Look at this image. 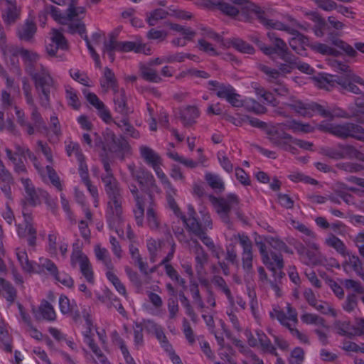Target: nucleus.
I'll return each mask as SVG.
<instances>
[{
  "label": "nucleus",
  "instance_id": "f257e3e1",
  "mask_svg": "<svg viewBox=\"0 0 364 364\" xmlns=\"http://www.w3.org/2000/svg\"><path fill=\"white\" fill-rule=\"evenodd\" d=\"M187 213L188 217L185 216L182 219L187 231L200 239L211 252H215L214 242L208 235V232L213 227L210 213L201 210L198 215L191 204L188 205Z\"/></svg>",
  "mask_w": 364,
  "mask_h": 364
},
{
  "label": "nucleus",
  "instance_id": "f03ea898",
  "mask_svg": "<svg viewBox=\"0 0 364 364\" xmlns=\"http://www.w3.org/2000/svg\"><path fill=\"white\" fill-rule=\"evenodd\" d=\"M285 105L303 117H311L314 114H318L331 119L334 117L349 119L352 117V114L350 115L341 108L329 107L326 103L321 105L316 102H304L294 97H291V102L285 103Z\"/></svg>",
  "mask_w": 364,
  "mask_h": 364
},
{
  "label": "nucleus",
  "instance_id": "7ed1b4c3",
  "mask_svg": "<svg viewBox=\"0 0 364 364\" xmlns=\"http://www.w3.org/2000/svg\"><path fill=\"white\" fill-rule=\"evenodd\" d=\"M269 45H267L262 41L257 38L255 41L256 46L262 50V52L272 58L274 55H276L279 59L284 61V63H279L277 64V67L280 70L283 68L286 70L293 64V53L289 50L286 42L279 38L277 33L274 31H269L267 34Z\"/></svg>",
  "mask_w": 364,
  "mask_h": 364
},
{
  "label": "nucleus",
  "instance_id": "20e7f679",
  "mask_svg": "<svg viewBox=\"0 0 364 364\" xmlns=\"http://www.w3.org/2000/svg\"><path fill=\"white\" fill-rule=\"evenodd\" d=\"M247 5V7L249 9L253 10L255 11L257 15V18L262 25H264L267 28H274L279 31H284L288 33L294 35V37L291 38L289 41V44L290 47L294 50H296V43H299L301 45H306L309 39L307 37L301 34L299 31L290 28L289 26L285 25L284 23L279 21H273L269 19V11H266L261 7H257L252 4L249 3H246Z\"/></svg>",
  "mask_w": 364,
  "mask_h": 364
},
{
  "label": "nucleus",
  "instance_id": "39448f33",
  "mask_svg": "<svg viewBox=\"0 0 364 364\" xmlns=\"http://www.w3.org/2000/svg\"><path fill=\"white\" fill-rule=\"evenodd\" d=\"M210 200L216 208V210L222 221L227 225L229 229L232 228L230 213L233 211L238 218H242L239 210V198L234 193H230L226 198H216L211 196Z\"/></svg>",
  "mask_w": 364,
  "mask_h": 364
},
{
  "label": "nucleus",
  "instance_id": "423d86ee",
  "mask_svg": "<svg viewBox=\"0 0 364 364\" xmlns=\"http://www.w3.org/2000/svg\"><path fill=\"white\" fill-rule=\"evenodd\" d=\"M34 81L41 106L45 109L50 107V89L53 86V79L48 70L41 65L40 72L31 73Z\"/></svg>",
  "mask_w": 364,
  "mask_h": 364
},
{
  "label": "nucleus",
  "instance_id": "0eeeda50",
  "mask_svg": "<svg viewBox=\"0 0 364 364\" xmlns=\"http://www.w3.org/2000/svg\"><path fill=\"white\" fill-rule=\"evenodd\" d=\"M207 1L208 4L211 5L213 9H216L227 16L235 17L240 13L246 19H249L252 15L257 17L255 11L246 8L248 7L246 3L259 7L247 0H231L234 5L223 0H207Z\"/></svg>",
  "mask_w": 364,
  "mask_h": 364
},
{
  "label": "nucleus",
  "instance_id": "6e6552de",
  "mask_svg": "<svg viewBox=\"0 0 364 364\" xmlns=\"http://www.w3.org/2000/svg\"><path fill=\"white\" fill-rule=\"evenodd\" d=\"M128 169L132 178L138 182L141 191L147 196L148 200L154 199V193H160V188L153 174L144 167L136 168L134 164H129Z\"/></svg>",
  "mask_w": 364,
  "mask_h": 364
},
{
  "label": "nucleus",
  "instance_id": "1a4fd4ad",
  "mask_svg": "<svg viewBox=\"0 0 364 364\" xmlns=\"http://www.w3.org/2000/svg\"><path fill=\"white\" fill-rule=\"evenodd\" d=\"M104 139L105 140V146L107 150L114 154L121 160L132 154V149L123 136L117 137L115 134L110 129H107L104 132Z\"/></svg>",
  "mask_w": 364,
  "mask_h": 364
},
{
  "label": "nucleus",
  "instance_id": "9d476101",
  "mask_svg": "<svg viewBox=\"0 0 364 364\" xmlns=\"http://www.w3.org/2000/svg\"><path fill=\"white\" fill-rule=\"evenodd\" d=\"M23 222L25 227L23 228L20 225H18L17 233L20 237H24L28 235V245L31 247H34L36 245V230L33 225V216L31 213L26 208V203L24 201L23 203Z\"/></svg>",
  "mask_w": 364,
  "mask_h": 364
},
{
  "label": "nucleus",
  "instance_id": "9b49d317",
  "mask_svg": "<svg viewBox=\"0 0 364 364\" xmlns=\"http://www.w3.org/2000/svg\"><path fill=\"white\" fill-rule=\"evenodd\" d=\"M70 261L73 267L75 266L76 262H79L82 274L85 277L87 282L94 284L95 278L92 265L88 257L83 254L81 250L74 248L70 256Z\"/></svg>",
  "mask_w": 364,
  "mask_h": 364
},
{
  "label": "nucleus",
  "instance_id": "f8f14e48",
  "mask_svg": "<svg viewBox=\"0 0 364 364\" xmlns=\"http://www.w3.org/2000/svg\"><path fill=\"white\" fill-rule=\"evenodd\" d=\"M108 198L107 205H122L123 190L116 178L102 181Z\"/></svg>",
  "mask_w": 364,
  "mask_h": 364
},
{
  "label": "nucleus",
  "instance_id": "ddd939ff",
  "mask_svg": "<svg viewBox=\"0 0 364 364\" xmlns=\"http://www.w3.org/2000/svg\"><path fill=\"white\" fill-rule=\"evenodd\" d=\"M352 138L364 142V127L358 123L343 122L340 126L339 139Z\"/></svg>",
  "mask_w": 364,
  "mask_h": 364
},
{
  "label": "nucleus",
  "instance_id": "4468645a",
  "mask_svg": "<svg viewBox=\"0 0 364 364\" xmlns=\"http://www.w3.org/2000/svg\"><path fill=\"white\" fill-rule=\"evenodd\" d=\"M236 237L242 247V267L247 272H250L252 269V242L247 235L238 234Z\"/></svg>",
  "mask_w": 364,
  "mask_h": 364
},
{
  "label": "nucleus",
  "instance_id": "2eb2a0df",
  "mask_svg": "<svg viewBox=\"0 0 364 364\" xmlns=\"http://www.w3.org/2000/svg\"><path fill=\"white\" fill-rule=\"evenodd\" d=\"M82 93L85 96L87 102L92 105L97 110L98 116L106 123H108L112 119V116L109 110L107 108L105 105L101 101L96 94L90 92L87 90H83Z\"/></svg>",
  "mask_w": 364,
  "mask_h": 364
},
{
  "label": "nucleus",
  "instance_id": "dca6fc26",
  "mask_svg": "<svg viewBox=\"0 0 364 364\" xmlns=\"http://www.w3.org/2000/svg\"><path fill=\"white\" fill-rule=\"evenodd\" d=\"M266 134L269 141L277 147L286 141V140L291 141V139H293V136L291 134L287 133L284 129L277 125L267 129Z\"/></svg>",
  "mask_w": 364,
  "mask_h": 364
},
{
  "label": "nucleus",
  "instance_id": "f3484780",
  "mask_svg": "<svg viewBox=\"0 0 364 364\" xmlns=\"http://www.w3.org/2000/svg\"><path fill=\"white\" fill-rule=\"evenodd\" d=\"M105 218L109 229L119 228L123 223L122 205H107Z\"/></svg>",
  "mask_w": 364,
  "mask_h": 364
},
{
  "label": "nucleus",
  "instance_id": "a211bd4d",
  "mask_svg": "<svg viewBox=\"0 0 364 364\" xmlns=\"http://www.w3.org/2000/svg\"><path fill=\"white\" fill-rule=\"evenodd\" d=\"M114 110L122 116V118H127L133 112L127 102V97L124 89L114 91Z\"/></svg>",
  "mask_w": 364,
  "mask_h": 364
},
{
  "label": "nucleus",
  "instance_id": "6ab92c4d",
  "mask_svg": "<svg viewBox=\"0 0 364 364\" xmlns=\"http://www.w3.org/2000/svg\"><path fill=\"white\" fill-rule=\"evenodd\" d=\"M348 146L349 144L338 143L336 146L321 148L320 154L333 160L348 159Z\"/></svg>",
  "mask_w": 364,
  "mask_h": 364
},
{
  "label": "nucleus",
  "instance_id": "aec40b11",
  "mask_svg": "<svg viewBox=\"0 0 364 364\" xmlns=\"http://www.w3.org/2000/svg\"><path fill=\"white\" fill-rule=\"evenodd\" d=\"M328 31L327 39L333 46L342 50L348 57L353 58L357 55V51L353 46L338 38L341 34V32L330 30Z\"/></svg>",
  "mask_w": 364,
  "mask_h": 364
},
{
  "label": "nucleus",
  "instance_id": "412c9836",
  "mask_svg": "<svg viewBox=\"0 0 364 364\" xmlns=\"http://www.w3.org/2000/svg\"><path fill=\"white\" fill-rule=\"evenodd\" d=\"M33 313L36 319H44L50 321L55 320L56 314L53 306L46 300L41 301L37 310L33 309Z\"/></svg>",
  "mask_w": 364,
  "mask_h": 364
},
{
  "label": "nucleus",
  "instance_id": "4be33fe9",
  "mask_svg": "<svg viewBox=\"0 0 364 364\" xmlns=\"http://www.w3.org/2000/svg\"><path fill=\"white\" fill-rule=\"evenodd\" d=\"M343 76L334 75L328 73H319L314 77L318 86L321 88L330 90L336 86V85H341Z\"/></svg>",
  "mask_w": 364,
  "mask_h": 364
},
{
  "label": "nucleus",
  "instance_id": "5701e85b",
  "mask_svg": "<svg viewBox=\"0 0 364 364\" xmlns=\"http://www.w3.org/2000/svg\"><path fill=\"white\" fill-rule=\"evenodd\" d=\"M353 82L358 83L364 86V80L358 75L355 74H350L348 77H342L340 86L352 93L360 94V88L353 84Z\"/></svg>",
  "mask_w": 364,
  "mask_h": 364
},
{
  "label": "nucleus",
  "instance_id": "b1692460",
  "mask_svg": "<svg viewBox=\"0 0 364 364\" xmlns=\"http://www.w3.org/2000/svg\"><path fill=\"white\" fill-rule=\"evenodd\" d=\"M199 111L195 106H187L180 110L179 117L185 127H190L196 122Z\"/></svg>",
  "mask_w": 364,
  "mask_h": 364
},
{
  "label": "nucleus",
  "instance_id": "393cba45",
  "mask_svg": "<svg viewBox=\"0 0 364 364\" xmlns=\"http://www.w3.org/2000/svg\"><path fill=\"white\" fill-rule=\"evenodd\" d=\"M308 246L309 249L307 250L303 262L306 265H318L321 263V254L318 251V245L314 242H309Z\"/></svg>",
  "mask_w": 364,
  "mask_h": 364
},
{
  "label": "nucleus",
  "instance_id": "a878e982",
  "mask_svg": "<svg viewBox=\"0 0 364 364\" xmlns=\"http://www.w3.org/2000/svg\"><path fill=\"white\" fill-rule=\"evenodd\" d=\"M50 14L52 18L57 21L58 23L65 25L67 24V21H73L74 18H68V11H66V14L64 15L61 13L60 10L53 5H46L44 8V14H43V17L46 19V14Z\"/></svg>",
  "mask_w": 364,
  "mask_h": 364
},
{
  "label": "nucleus",
  "instance_id": "bb28decb",
  "mask_svg": "<svg viewBox=\"0 0 364 364\" xmlns=\"http://www.w3.org/2000/svg\"><path fill=\"white\" fill-rule=\"evenodd\" d=\"M140 155L144 161L153 167L158 164H161L160 156L152 149L147 146H141L139 148Z\"/></svg>",
  "mask_w": 364,
  "mask_h": 364
},
{
  "label": "nucleus",
  "instance_id": "cd10ccee",
  "mask_svg": "<svg viewBox=\"0 0 364 364\" xmlns=\"http://www.w3.org/2000/svg\"><path fill=\"white\" fill-rule=\"evenodd\" d=\"M36 23L29 20H26L25 23L18 28L17 36L21 41H30L36 32Z\"/></svg>",
  "mask_w": 364,
  "mask_h": 364
},
{
  "label": "nucleus",
  "instance_id": "c85d7f7f",
  "mask_svg": "<svg viewBox=\"0 0 364 364\" xmlns=\"http://www.w3.org/2000/svg\"><path fill=\"white\" fill-rule=\"evenodd\" d=\"M117 51L120 53H128L133 51L136 53H145L144 48L146 45L144 43L134 42V41H120L116 44Z\"/></svg>",
  "mask_w": 364,
  "mask_h": 364
},
{
  "label": "nucleus",
  "instance_id": "c756f323",
  "mask_svg": "<svg viewBox=\"0 0 364 364\" xmlns=\"http://www.w3.org/2000/svg\"><path fill=\"white\" fill-rule=\"evenodd\" d=\"M149 206L146 210V220L149 227L151 230H158L160 221L155 210L156 203L154 199L148 200Z\"/></svg>",
  "mask_w": 364,
  "mask_h": 364
},
{
  "label": "nucleus",
  "instance_id": "7c9ffc66",
  "mask_svg": "<svg viewBox=\"0 0 364 364\" xmlns=\"http://www.w3.org/2000/svg\"><path fill=\"white\" fill-rule=\"evenodd\" d=\"M259 68L261 72L266 75V79L269 83L275 84L279 82L281 77H284L286 74L283 73L279 68H272L265 65H259Z\"/></svg>",
  "mask_w": 364,
  "mask_h": 364
},
{
  "label": "nucleus",
  "instance_id": "2f4dec72",
  "mask_svg": "<svg viewBox=\"0 0 364 364\" xmlns=\"http://www.w3.org/2000/svg\"><path fill=\"white\" fill-rule=\"evenodd\" d=\"M0 285L4 291L2 296L9 302V305L14 303L17 297V291L14 286L8 281L3 278H0Z\"/></svg>",
  "mask_w": 364,
  "mask_h": 364
},
{
  "label": "nucleus",
  "instance_id": "473e14b6",
  "mask_svg": "<svg viewBox=\"0 0 364 364\" xmlns=\"http://www.w3.org/2000/svg\"><path fill=\"white\" fill-rule=\"evenodd\" d=\"M211 282L217 288L225 294L230 305L233 306L235 304L234 298L225 280L221 276L214 275Z\"/></svg>",
  "mask_w": 364,
  "mask_h": 364
},
{
  "label": "nucleus",
  "instance_id": "72a5a7b5",
  "mask_svg": "<svg viewBox=\"0 0 364 364\" xmlns=\"http://www.w3.org/2000/svg\"><path fill=\"white\" fill-rule=\"evenodd\" d=\"M311 15L313 16L312 20L316 23L313 28L315 35L317 37H323L325 34V31L330 30V27L326 20L318 14L314 12Z\"/></svg>",
  "mask_w": 364,
  "mask_h": 364
},
{
  "label": "nucleus",
  "instance_id": "f704fd0d",
  "mask_svg": "<svg viewBox=\"0 0 364 364\" xmlns=\"http://www.w3.org/2000/svg\"><path fill=\"white\" fill-rule=\"evenodd\" d=\"M208 89L215 92L218 97L223 99L228 93L232 86L230 84L221 83L217 80H209L208 82Z\"/></svg>",
  "mask_w": 364,
  "mask_h": 364
},
{
  "label": "nucleus",
  "instance_id": "c9c22d12",
  "mask_svg": "<svg viewBox=\"0 0 364 364\" xmlns=\"http://www.w3.org/2000/svg\"><path fill=\"white\" fill-rule=\"evenodd\" d=\"M257 340L264 353H269L274 356H278L276 348L272 344L271 341L262 331H257Z\"/></svg>",
  "mask_w": 364,
  "mask_h": 364
},
{
  "label": "nucleus",
  "instance_id": "e433bc0d",
  "mask_svg": "<svg viewBox=\"0 0 364 364\" xmlns=\"http://www.w3.org/2000/svg\"><path fill=\"white\" fill-rule=\"evenodd\" d=\"M140 73L141 77L146 81L159 83L162 81V78L157 73L156 70L146 65L140 66Z\"/></svg>",
  "mask_w": 364,
  "mask_h": 364
},
{
  "label": "nucleus",
  "instance_id": "4c0bfd02",
  "mask_svg": "<svg viewBox=\"0 0 364 364\" xmlns=\"http://www.w3.org/2000/svg\"><path fill=\"white\" fill-rule=\"evenodd\" d=\"M293 58H294V60L292 61L293 64L291 65V66L289 67V68H287L286 70H284L283 68L280 69V70L283 73H284V74H289L296 68H297L298 70H299L302 73H306V74H311L313 72L314 69L308 63H301L299 60V58L296 57L294 54H293Z\"/></svg>",
  "mask_w": 364,
  "mask_h": 364
},
{
  "label": "nucleus",
  "instance_id": "58836bf2",
  "mask_svg": "<svg viewBox=\"0 0 364 364\" xmlns=\"http://www.w3.org/2000/svg\"><path fill=\"white\" fill-rule=\"evenodd\" d=\"M256 245L258 247L259 253L262 256V262L267 266V267L272 272L276 273L275 267H274V262L271 257L270 253L269 254L267 251V247L264 242L262 241H255Z\"/></svg>",
  "mask_w": 364,
  "mask_h": 364
},
{
  "label": "nucleus",
  "instance_id": "ea45409f",
  "mask_svg": "<svg viewBox=\"0 0 364 364\" xmlns=\"http://www.w3.org/2000/svg\"><path fill=\"white\" fill-rule=\"evenodd\" d=\"M16 256L24 272L31 273L35 271L34 264L36 263L28 259L27 252L25 250L18 249Z\"/></svg>",
  "mask_w": 364,
  "mask_h": 364
},
{
  "label": "nucleus",
  "instance_id": "a19ab883",
  "mask_svg": "<svg viewBox=\"0 0 364 364\" xmlns=\"http://www.w3.org/2000/svg\"><path fill=\"white\" fill-rule=\"evenodd\" d=\"M9 7L6 9V16L5 22L11 24L14 23L20 16L21 9L17 7L15 1L6 0Z\"/></svg>",
  "mask_w": 364,
  "mask_h": 364
},
{
  "label": "nucleus",
  "instance_id": "79ce46f5",
  "mask_svg": "<svg viewBox=\"0 0 364 364\" xmlns=\"http://www.w3.org/2000/svg\"><path fill=\"white\" fill-rule=\"evenodd\" d=\"M310 48L315 51L316 53L326 55H331L334 57L339 56L341 53L336 49L321 43H315L310 45Z\"/></svg>",
  "mask_w": 364,
  "mask_h": 364
},
{
  "label": "nucleus",
  "instance_id": "37998d69",
  "mask_svg": "<svg viewBox=\"0 0 364 364\" xmlns=\"http://www.w3.org/2000/svg\"><path fill=\"white\" fill-rule=\"evenodd\" d=\"M95 254L97 260L102 262L107 269L112 270L114 269L109 252L106 248H102L97 245L95 247Z\"/></svg>",
  "mask_w": 364,
  "mask_h": 364
},
{
  "label": "nucleus",
  "instance_id": "c03bdc74",
  "mask_svg": "<svg viewBox=\"0 0 364 364\" xmlns=\"http://www.w3.org/2000/svg\"><path fill=\"white\" fill-rule=\"evenodd\" d=\"M31 109V119L33 122L34 126L37 129H46L47 127L44 122L41 113L38 112V108L35 102L28 105Z\"/></svg>",
  "mask_w": 364,
  "mask_h": 364
},
{
  "label": "nucleus",
  "instance_id": "a18cd8bd",
  "mask_svg": "<svg viewBox=\"0 0 364 364\" xmlns=\"http://www.w3.org/2000/svg\"><path fill=\"white\" fill-rule=\"evenodd\" d=\"M196 245V267L199 266L200 269H203L204 265L208 262V255L205 252L203 247L200 245L197 240H193Z\"/></svg>",
  "mask_w": 364,
  "mask_h": 364
},
{
  "label": "nucleus",
  "instance_id": "49530a36",
  "mask_svg": "<svg viewBox=\"0 0 364 364\" xmlns=\"http://www.w3.org/2000/svg\"><path fill=\"white\" fill-rule=\"evenodd\" d=\"M173 191H171L170 189H166V199L167 203L169 206V208L173 210L174 214L181 220L185 217L186 215L181 211V209L178 206L175 199L174 196L176 195V190L173 188Z\"/></svg>",
  "mask_w": 364,
  "mask_h": 364
},
{
  "label": "nucleus",
  "instance_id": "de8ad7c7",
  "mask_svg": "<svg viewBox=\"0 0 364 364\" xmlns=\"http://www.w3.org/2000/svg\"><path fill=\"white\" fill-rule=\"evenodd\" d=\"M325 243L328 247L335 249L338 253L341 254L342 255H345L346 250L345 244L342 240H341L334 235H329V236L326 239Z\"/></svg>",
  "mask_w": 364,
  "mask_h": 364
},
{
  "label": "nucleus",
  "instance_id": "09e8293b",
  "mask_svg": "<svg viewBox=\"0 0 364 364\" xmlns=\"http://www.w3.org/2000/svg\"><path fill=\"white\" fill-rule=\"evenodd\" d=\"M65 97L69 106L77 110L80 107V102L78 99L77 91L70 85L65 86Z\"/></svg>",
  "mask_w": 364,
  "mask_h": 364
},
{
  "label": "nucleus",
  "instance_id": "8fccbe9b",
  "mask_svg": "<svg viewBox=\"0 0 364 364\" xmlns=\"http://www.w3.org/2000/svg\"><path fill=\"white\" fill-rule=\"evenodd\" d=\"M66 25L68 26L67 32L70 34L78 33L82 36L86 32L85 25L80 19H77L75 21H68Z\"/></svg>",
  "mask_w": 364,
  "mask_h": 364
},
{
  "label": "nucleus",
  "instance_id": "3c124183",
  "mask_svg": "<svg viewBox=\"0 0 364 364\" xmlns=\"http://www.w3.org/2000/svg\"><path fill=\"white\" fill-rule=\"evenodd\" d=\"M51 42L60 47V50H67L69 48L68 41L61 31L58 29L52 30Z\"/></svg>",
  "mask_w": 364,
  "mask_h": 364
},
{
  "label": "nucleus",
  "instance_id": "603ef678",
  "mask_svg": "<svg viewBox=\"0 0 364 364\" xmlns=\"http://www.w3.org/2000/svg\"><path fill=\"white\" fill-rule=\"evenodd\" d=\"M178 296L181 304L186 309V314L191 318L193 322L196 323L198 320V316L196 312L194 311L188 299L185 295L183 291H181L178 293Z\"/></svg>",
  "mask_w": 364,
  "mask_h": 364
},
{
  "label": "nucleus",
  "instance_id": "864d4df0",
  "mask_svg": "<svg viewBox=\"0 0 364 364\" xmlns=\"http://www.w3.org/2000/svg\"><path fill=\"white\" fill-rule=\"evenodd\" d=\"M301 320L306 324L319 325L322 327L328 328L325 319L316 314L305 313L301 316Z\"/></svg>",
  "mask_w": 364,
  "mask_h": 364
},
{
  "label": "nucleus",
  "instance_id": "5fc2aeb1",
  "mask_svg": "<svg viewBox=\"0 0 364 364\" xmlns=\"http://www.w3.org/2000/svg\"><path fill=\"white\" fill-rule=\"evenodd\" d=\"M168 12L163 9H156L147 14L146 21L150 26H154L157 21L166 18Z\"/></svg>",
  "mask_w": 364,
  "mask_h": 364
},
{
  "label": "nucleus",
  "instance_id": "6e6d98bb",
  "mask_svg": "<svg viewBox=\"0 0 364 364\" xmlns=\"http://www.w3.org/2000/svg\"><path fill=\"white\" fill-rule=\"evenodd\" d=\"M40 196L41 195L39 190L37 191L35 188L26 191L25 198L21 200V206L23 207V203L24 201L26 203L27 209L28 204L31 205L33 207L36 206L38 204L41 203L39 198Z\"/></svg>",
  "mask_w": 364,
  "mask_h": 364
},
{
  "label": "nucleus",
  "instance_id": "4d7b16f0",
  "mask_svg": "<svg viewBox=\"0 0 364 364\" xmlns=\"http://www.w3.org/2000/svg\"><path fill=\"white\" fill-rule=\"evenodd\" d=\"M340 126L341 124L328 123L326 121H322L317 125V129L321 132L329 133L339 138Z\"/></svg>",
  "mask_w": 364,
  "mask_h": 364
},
{
  "label": "nucleus",
  "instance_id": "13d9d810",
  "mask_svg": "<svg viewBox=\"0 0 364 364\" xmlns=\"http://www.w3.org/2000/svg\"><path fill=\"white\" fill-rule=\"evenodd\" d=\"M0 342L3 343L5 351L8 353L12 352V338L2 323H0Z\"/></svg>",
  "mask_w": 364,
  "mask_h": 364
},
{
  "label": "nucleus",
  "instance_id": "bf43d9fd",
  "mask_svg": "<svg viewBox=\"0 0 364 364\" xmlns=\"http://www.w3.org/2000/svg\"><path fill=\"white\" fill-rule=\"evenodd\" d=\"M104 75L105 77V82H101V86L102 87H111L114 92L117 91V83L113 71L108 67H106L105 68Z\"/></svg>",
  "mask_w": 364,
  "mask_h": 364
},
{
  "label": "nucleus",
  "instance_id": "052dcab7",
  "mask_svg": "<svg viewBox=\"0 0 364 364\" xmlns=\"http://www.w3.org/2000/svg\"><path fill=\"white\" fill-rule=\"evenodd\" d=\"M231 44L236 50L241 53L252 54L255 52L254 48L250 44L240 38L231 39Z\"/></svg>",
  "mask_w": 364,
  "mask_h": 364
},
{
  "label": "nucleus",
  "instance_id": "680f3d73",
  "mask_svg": "<svg viewBox=\"0 0 364 364\" xmlns=\"http://www.w3.org/2000/svg\"><path fill=\"white\" fill-rule=\"evenodd\" d=\"M166 154L168 158L180 164H182L186 167L193 168L198 166V162L194 161L190 159H185L176 151H168Z\"/></svg>",
  "mask_w": 364,
  "mask_h": 364
},
{
  "label": "nucleus",
  "instance_id": "e2e57ef3",
  "mask_svg": "<svg viewBox=\"0 0 364 364\" xmlns=\"http://www.w3.org/2000/svg\"><path fill=\"white\" fill-rule=\"evenodd\" d=\"M107 297H108V303L107 304V306L109 309L112 307L115 308L121 315L126 316L127 312L121 304L120 300L112 292H109Z\"/></svg>",
  "mask_w": 364,
  "mask_h": 364
},
{
  "label": "nucleus",
  "instance_id": "0e129e2a",
  "mask_svg": "<svg viewBox=\"0 0 364 364\" xmlns=\"http://www.w3.org/2000/svg\"><path fill=\"white\" fill-rule=\"evenodd\" d=\"M205 178L212 188L218 189L220 191L225 189L224 183L218 176L208 173L205 174Z\"/></svg>",
  "mask_w": 364,
  "mask_h": 364
},
{
  "label": "nucleus",
  "instance_id": "69168bd1",
  "mask_svg": "<svg viewBox=\"0 0 364 364\" xmlns=\"http://www.w3.org/2000/svg\"><path fill=\"white\" fill-rule=\"evenodd\" d=\"M232 107H239L243 105L242 101L240 99V95L236 92L235 89L232 87L230 90L223 98Z\"/></svg>",
  "mask_w": 364,
  "mask_h": 364
},
{
  "label": "nucleus",
  "instance_id": "338daca9",
  "mask_svg": "<svg viewBox=\"0 0 364 364\" xmlns=\"http://www.w3.org/2000/svg\"><path fill=\"white\" fill-rule=\"evenodd\" d=\"M225 259L232 265L239 266L237 252L235 244L230 243L226 247Z\"/></svg>",
  "mask_w": 364,
  "mask_h": 364
},
{
  "label": "nucleus",
  "instance_id": "774afa93",
  "mask_svg": "<svg viewBox=\"0 0 364 364\" xmlns=\"http://www.w3.org/2000/svg\"><path fill=\"white\" fill-rule=\"evenodd\" d=\"M245 109L256 114H264L267 111V108L264 105L255 100H250L246 102Z\"/></svg>",
  "mask_w": 364,
  "mask_h": 364
}]
</instances>
